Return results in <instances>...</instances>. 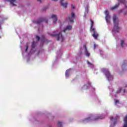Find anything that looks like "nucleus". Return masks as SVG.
<instances>
[{
  "mask_svg": "<svg viewBox=\"0 0 127 127\" xmlns=\"http://www.w3.org/2000/svg\"><path fill=\"white\" fill-rule=\"evenodd\" d=\"M113 20L114 23V27L112 30L113 32H119L121 27L119 26V18L117 16V15L114 14L113 17Z\"/></svg>",
  "mask_w": 127,
  "mask_h": 127,
  "instance_id": "f257e3e1",
  "label": "nucleus"
},
{
  "mask_svg": "<svg viewBox=\"0 0 127 127\" xmlns=\"http://www.w3.org/2000/svg\"><path fill=\"white\" fill-rule=\"evenodd\" d=\"M91 21V27H90V31L91 32H93L92 36L95 38V39H97L98 38V34L97 32H96V30L94 29L93 26H94V21L92 20H90Z\"/></svg>",
  "mask_w": 127,
  "mask_h": 127,
  "instance_id": "f03ea898",
  "label": "nucleus"
},
{
  "mask_svg": "<svg viewBox=\"0 0 127 127\" xmlns=\"http://www.w3.org/2000/svg\"><path fill=\"white\" fill-rule=\"evenodd\" d=\"M102 71L104 73V74L106 75L107 79H108L109 81H112L113 79H114V77L113 75H111L110 72H109V70L106 68H102Z\"/></svg>",
  "mask_w": 127,
  "mask_h": 127,
  "instance_id": "7ed1b4c3",
  "label": "nucleus"
},
{
  "mask_svg": "<svg viewBox=\"0 0 127 127\" xmlns=\"http://www.w3.org/2000/svg\"><path fill=\"white\" fill-rule=\"evenodd\" d=\"M52 36H57V40L59 41H61V42H63L64 40V37L62 36V34L60 33L58 34V31L54 32L52 34H51Z\"/></svg>",
  "mask_w": 127,
  "mask_h": 127,
  "instance_id": "20e7f679",
  "label": "nucleus"
},
{
  "mask_svg": "<svg viewBox=\"0 0 127 127\" xmlns=\"http://www.w3.org/2000/svg\"><path fill=\"white\" fill-rule=\"evenodd\" d=\"M105 19L108 24H111V15H110L109 11L108 10H105Z\"/></svg>",
  "mask_w": 127,
  "mask_h": 127,
  "instance_id": "39448f33",
  "label": "nucleus"
},
{
  "mask_svg": "<svg viewBox=\"0 0 127 127\" xmlns=\"http://www.w3.org/2000/svg\"><path fill=\"white\" fill-rule=\"evenodd\" d=\"M82 50H84V54L85 56H86V57H90L91 54H90V52H89V51H88V49H87L86 46L84 45L83 48H81V51H82Z\"/></svg>",
  "mask_w": 127,
  "mask_h": 127,
  "instance_id": "423d86ee",
  "label": "nucleus"
},
{
  "mask_svg": "<svg viewBox=\"0 0 127 127\" xmlns=\"http://www.w3.org/2000/svg\"><path fill=\"white\" fill-rule=\"evenodd\" d=\"M51 18L53 19V25H55L56 23H57V15L56 14H52L51 15Z\"/></svg>",
  "mask_w": 127,
  "mask_h": 127,
  "instance_id": "0eeeda50",
  "label": "nucleus"
},
{
  "mask_svg": "<svg viewBox=\"0 0 127 127\" xmlns=\"http://www.w3.org/2000/svg\"><path fill=\"white\" fill-rule=\"evenodd\" d=\"M75 18V13L72 12L71 14V16L67 17L68 21L69 22H74V18Z\"/></svg>",
  "mask_w": 127,
  "mask_h": 127,
  "instance_id": "6e6552de",
  "label": "nucleus"
},
{
  "mask_svg": "<svg viewBox=\"0 0 127 127\" xmlns=\"http://www.w3.org/2000/svg\"><path fill=\"white\" fill-rule=\"evenodd\" d=\"M119 116H117V118H114V117H111L110 120L111 121L112 124L110 126V127H114V126H115V123H114V122H115L116 120L119 119Z\"/></svg>",
  "mask_w": 127,
  "mask_h": 127,
  "instance_id": "1a4fd4ad",
  "label": "nucleus"
},
{
  "mask_svg": "<svg viewBox=\"0 0 127 127\" xmlns=\"http://www.w3.org/2000/svg\"><path fill=\"white\" fill-rule=\"evenodd\" d=\"M5 0V1H10V4L13 6L16 5V4H15V3H16V0Z\"/></svg>",
  "mask_w": 127,
  "mask_h": 127,
  "instance_id": "9d476101",
  "label": "nucleus"
},
{
  "mask_svg": "<svg viewBox=\"0 0 127 127\" xmlns=\"http://www.w3.org/2000/svg\"><path fill=\"white\" fill-rule=\"evenodd\" d=\"M72 29L71 25H68L65 27L64 30V32H66V31H69V30H71Z\"/></svg>",
  "mask_w": 127,
  "mask_h": 127,
  "instance_id": "9b49d317",
  "label": "nucleus"
},
{
  "mask_svg": "<svg viewBox=\"0 0 127 127\" xmlns=\"http://www.w3.org/2000/svg\"><path fill=\"white\" fill-rule=\"evenodd\" d=\"M123 127H127V115L124 118Z\"/></svg>",
  "mask_w": 127,
  "mask_h": 127,
  "instance_id": "f8f14e48",
  "label": "nucleus"
},
{
  "mask_svg": "<svg viewBox=\"0 0 127 127\" xmlns=\"http://www.w3.org/2000/svg\"><path fill=\"white\" fill-rule=\"evenodd\" d=\"M88 12H89V5L86 6L84 15L83 16L84 17H86V15L88 14Z\"/></svg>",
  "mask_w": 127,
  "mask_h": 127,
  "instance_id": "ddd939ff",
  "label": "nucleus"
},
{
  "mask_svg": "<svg viewBox=\"0 0 127 127\" xmlns=\"http://www.w3.org/2000/svg\"><path fill=\"white\" fill-rule=\"evenodd\" d=\"M71 73V69H68L65 71V77L68 78L70 76V73Z\"/></svg>",
  "mask_w": 127,
  "mask_h": 127,
  "instance_id": "4468645a",
  "label": "nucleus"
},
{
  "mask_svg": "<svg viewBox=\"0 0 127 127\" xmlns=\"http://www.w3.org/2000/svg\"><path fill=\"white\" fill-rule=\"evenodd\" d=\"M114 102L115 106H118V107H121V106H122V104L118 100L115 99Z\"/></svg>",
  "mask_w": 127,
  "mask_h": 127,
  "instance_id": "2eb2a0df",
  "label": "nucleus"
},
{
  "mask_svg": "<svg viewBox=\"0 0 127 127\" xmlns=\"http://www.w3.org/2000/svg\"><path fill=\"white\" fill-rule=\"evenodd\" d=\"M61 3V5L62 6H63V7H64V8H66L67 7V5L68 4V3L67 2H63Z\"/></svg>",
  "mask_w": 127,
  "mask_h": 127,
  "instance_id": "dca6fc26",
  "label": "nucleus"
},
{
  "mask_svg": "<svg viewBox=\"0 0 127 127\" xmlns=\"http://www.w3.org/2000/svg\"><path fill=\"white\" fill-rule=\"evenodd\" d=\"M120 5V3H118L117 4H116L114 6L112 7L111 8V9H116V8H117V7H118V6Z\"/></svg>",
  "mask_w": 127,
  "mask_h": 127,
  "instance_id": "f3484780",
  "label": "nucleus"
},
{
  "mask_svg": "<svg viewBox=\"0 0 127 127\" xmlns=\"http://www.w3.org/2000/svg\"><path fill=\"white\" fill-rule=\"evenodd\" d=\"M63 125V124L61 122H59L58 123V126L59 127H62Z\"/></svg>",
  "mask_w": 127,
  "mask_h": 127,
  "instance_id": "a211bd4d",
  "label": "nucleus"
},
{
  "mask_svg": "<svg viewBox=\"0 0 127 127\" xmlns=\"http://www.w3.org/2000/svg\"><path fill=\"white\" fill-rule=\"evenodd\" d=\"M119 2H122V3H126L127 1L126 0H118Z\"/></svg>",
  "mask_w": 127,
  "mask_h": 127,
  "instance_id": "6ab92c4d",
  "label": "nucleus"
},
{
  "mask_svg": "<svg viewBox=\"0 0 127 127\" xmlns=\"http://www.w3.org/2000/svg\"><path fill=\"white\" fill-rule=\"evenodd\" d=\"M87 64L89 65V67H93V64H92L91 63L87 61Z\"/></svg>",
  "mask_w": 127,
  "mask_h": 127,
  "instance_id": "aec40b11",
  "label": "nucleus"
},
{
  "mask_svg": "<svg viewBox=\"0 0 127 127\" xmlns=\"http://www.w3.org/2000/svg\"><path fill=\"white\" fill-rule=\"evenodd\" d=\"M35 47V42H33L32 44V48L33 49Z\"/></svg>",
  "mask_w": 127,
  "mask_h": 127,
  "instance_id": "412c9836",
  "label": "nucleus"
},
{
  "mask_svg": "<svg viewBox=\"0 0 127 127\" xmlns=\"http://www.w3.org/2000/svg\"><path fill=\"white\" fill-rule=\"evenodd\" d=\"M124 45H125V41H121V46H122V47H124Z\"/></svg>",
  "mask_w": 127,
  "mask_h": 127,
  "instance_id": "4be33fe9",
  "label": "nucleus"
},
{
  "mask_svg": "<svg viewBox=\"0 0 127 127\" xmlns=\"http://www.w3.org/2000/svg\"><path fill=\"white\" fill-rule=\"evenodd\" d=\"M36 38L37 40H38V41H39V39H40V38L38 36H36Z\"/></svg>",
  "mask_w": 127,
  "mask_h": 127,
  "instance_id": "5701e85b",
  "label": "nucleus"
},
{
  "mask_svg": "<svg viewBox=\"0 0 127 127\" xmlns=\"http://www.w3.org/2000/svg\"><path fill=\"white\" fill-rule=\"evenodd\" d=\"M121 91H122V88H120L119 90L117 91V93H120Z\"/></svg>",
  "mask_w": 127,
  "mask_h": 127,
  "instance_id": "b1692460",
  "label": "nucleus"
},
{
  "mask_svg": "<svg viewBox=\"0 0 127 127\" xmlns=\"http://www.w3.org/2000/svg\"><path fill=\"white\" fill-rule=\"evenodd\" d=\"M27 49H28V46H27L26 47L25 53H26V51H27Z\"/></svg>",
  "mask_w": 127,
  "mask_h": 127,
  "instance_id": "393cba45",
  "label": "nucleus"
},
{
  "mask_svg": "<svg viewBox=\"0 0 127 127\" xmlns=\"http://www.w3.org/2000/svg\"><path fill=\"white\" fill-rule=\"evenodd\" d=\"M85 121L86 122H90V118L86 119Z\"/></svg>",
  "mask_w": 127,
  "mask_h": 127,
  "instance_id": "a878e982",
  "label": "nucleus"
},
{
  "mask_svg": "<svg viewBox=\"0 0 127 127\" xmlns=\"http://www.w3.org/2000/svg\"><path fill=\"white\" fill-rule=\"evenodd\" d=\"M83 89H88V88L87 87V85H84L83 87Z\"/></svg>",
  "mask_w": 127,
  "mask_h": 127,
  "instance_id": "bb28decb",
  "label": "nucleus"
},
{
  "mask_svg": "<svg viewBox=\"0 0 127 127\" xmlns=\"http://www.w3.org/2000/svg\"><path fill=\"white\" fill-rule=\"evenodd\" d=\"M97 46V45H96V44H94V49L96 48V47Z\"/></svg>",
  "mask_w": 127,
  "mask_h": 127,
  "instance_id": "cd10ccee",
  "label": "nucleus"
},
{
  "mask_svg": "<svg viewBox=\"0 0 127 127\" xmlns=\"http://www.w3.org/2000/svg\"><path fill=\"white\" fill-rule=\"evenodd\" d=\"M38 1H39V2H41L42 0H38Z\"/></svg>",
  "mask_w": 127,
  "mask_h": 127,
  "instance_id": "c85d7f7f",
  "label": "nucleus"
},
{
  "mask_svg": "<svg viewBox=\"0 0 127 127\" xmlns=\"http://www.w3.org/2000/svg\"><path fill=\"white\" fill-rule=\"evenodd\" d=\"M53 1H57L58 0H52Z\"/></svg>",
  "mask_w": 127,
  "mask_h": 127,
  "instance_id": "c756f323",
  "label": "nucleus"
},
{
  "mask_svg": "<svg viewBox=\"0 0 127 127\" xmlns=\"http://www.w3.org/2000/svg\"><path fill=\"white\" fill-rule=\"evenodd\" d=\"M61 0V3H62V2H63V0Z\"/></svg>",
  "mask_w": 127,
  "mask_h": 127,
  "instance_id": "7c9ffc66",
  "label": "nucleus"
},
{
  "mask_svg": "<svg viewBox=\"0 0 127 127\" xmlns=\"http://www.w3.org/2000/svg\"><path fill=\"white\" fill-rule=\"evenodd\" d=\"M63 28V26H61V27H60V28Z\"/></svg>",
  "mask_w": 127,
  "mask_h": 127,
  "instance_id": "2f4dec72",
  "label": "nucleus"
},
{
  "mask_svg": "<svg viewBox=\"0 0 127 127\" xmlns=\"http://www.w3.org/2000/svg\"><path fill=\"white\" fill-rule=\"evenodd\" d=\"M72 8H75V7H74L73 6H72Z\"/></svg>",
  "mask_w": 127,
  "mask_h": 127,
  "instance_id": "473e14b6",
  "label": "nucleus"
},
{
  "mask_svg": "<svg viewBox=\"0 0 127 127\" xmlns=\"http://www.w3.org/2000/svg\"><path fill=\"white\" fill-rule=\"evenodd\" d=\"M123 92L125 93L126 92V90H124Z\"/></svg>",
  "mask_w": 127,
  "mask_h": 127,
  "instance_id": "72a5a7b5",
  "label": "nucleus"
},
{
  "mask_svg": "<svg viewBox=\"0 0 127 127\" xmlns=\"http://www.w3.org/2000/svg\"><path fill=\"white\" fill-rule=\"evenodd\" d=\"M99 119H104V118L99 117Z\"/></svg>",
  "mask_w": 127,
  "mask_h": 127,
  "instance_id": "f704fd0d",
  "label": "nucleus"
},
{
  "mask_svg": "<svg viewBox=\"0 0 127 127\" xmlns=\"http://www.w3.org/2000/svg\"><path fill=\"white\" fill-rule=\"evenodd\" d=\"M96 120H97V119H94V121H96Z\"/></svg>",
  "mask_w": 127,
  "mask_h": 127,
  "instance_id": "c9c22d12",
  "label": "nucleus"
},
{
  "mask_svg": "<svg viewBox=\"0 0 127 127\" xmlns=\"http://www.w3.org/2000/svg\"><path fill=\"white\" fill-rule=\"evenodd\" d=\"M124 14H127V13H125Z\"/></svg>",
  "mask_w": 127,
  "mask_h": 127,
  "instance_id": "e433bc0d",
  "label": "nucleus"
}]
</instances>
